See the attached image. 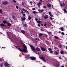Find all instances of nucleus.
<instances>
[{
    "label": "nucleus",
    "mask_w": 67,
    "mask_h": 67,
    "mask_svg": "<svg viewBox=\"0 0 67 67\" xmlns=\"http://www.w3.org/2000/svg\"><path fill=\"white\" fill-rule=\"evenodd\" d=\"M61 33V32H60V31H59V33Z\"/></svg>",
    "instance_id": "obj_59"
},
{
    "label": "nucleus",
    "mask_w": 67,
    "mask_h": 67,
    "mask_svg": "<svg viewBox=\"0 0 67 67\" xmlns=\"http://www.w3.org/2000/svg\"><path fill=\"white\" fill-rule=\"evenodd\" d=\"M48 18V16L47 15H46L44 16V19H47Z\"/></svg>",
    "instance_id": "obj_10"
},
{
    "label": "nucleus",
    "mask_w": 67,
    "mask_h": 67,
    "mask_svg": "<svg viewBox=\"0 0 67 67\" xmlns=\"http://www.w3.org/2000/svg\"><path fill=\"white\" fill-rule=\"evenodd\" d=\"M31 48L33 51H35V48L33 46H31Z\"/></svg>",
    "instance_id": "obj_7"
},
{
    "label": "nucleus",
    "mask_w": 67,
    "mask_h": 67,
    "mask_svg": "<svg viewBox=\"0 0 67 67\" xmlns=\"http://www.w3.org/2000/svg\"><path fill=\"white\" fill-rule=\"evenodd\" d=\"M47 33H48L49 34H52V32H47Z\"/></svg>",
    "instance_id": "obj_30"
},
{
    "label": "nucleus",
    "mask_w": 67,
    "mask_h": 67,
    "mask_svg": "<svg viewBox=\"0 0 67 67\" xmlns=\"http://www.w3.org/2000/svg\"><path fill=\"white\" fill-rule=\"evenodd\" d=\"M15 47H16V48H17L18 50H19L20 51V52H24V53H26V52H27V49H26L25 48H24L23 49H21V48H18V47H16V46H15Z\"/></svg>",
    "instance_id": "obj_1"
},
{
    "label": "nucleus",
    "mask_w": 67,
    "mask_h": 67,
    "mask_svg": "<svg viewBox=\"0 0 67 67\" xmlns=\"http://www.w3.org/2000/svg\"><path fill=\"white\" fill-rule=\"evenodd\" d=\"M61 67H64V65H62L61 66Z\"/></svg>",
    "instance_id": "obj_60"
},
{
    "label": "nucleus",
    "mask_w": 67,
    "mask_h": 67,
    "mask_svg": "<svg viewBox=\"0 0 67 67\" xmlns=\"http://www.w3.org/2000/svg\"><path fill=\"white\" fill-rule=\"evenodd\" d=\"M36 13H37V12L35 11H34L33 12V13H34V14H36Z\"/></svg>",
    "instance_id": "obj_31"
},
{
    "label": "nucleus",
    "mask_w": 67,
    "mask_h": 67,
    "mask_svg": "<svg viewBox=\"0 0 67 67\" xmlns=\"http://www.w3.org/2000/svg\"><path fill=\"white\" fill-rule=\"evenodd\" d=\"M50 16H52H52H53V15H52V14H50Z\"/></svg>",
    "instance_id": "obj_54"
},
{
    "label": "nucleus",
    "mask_w": 67,
    "mask_h": 67,
    "mask_svg": "<svg viewBox=\"0 0 67 67\" xmlns=\"http://www.w3.org/2000/svg\"><path fill=\"white\" fill-rule=\"evenodd\" d=\"M21 33H22L23 34H25V31H24V30H21Z\"/></svg>",
    "instance_id": "obj_19"
},
{
    "label": "nucleus",
    "mask_w": 67,
    "mask_h": 67,
    "mask_svg": "<svg viewBox=\"0 0 67 67\" xmlns=\"http://www.w3.org/2000/svg\"><path fill=\"white\" fill-rule=\"evenodd\" d=\"M22 5H24V3H23V2H22Z\"/></svg>",
    "instance_id": "obj_55"
},
{
    "label": "nucleus",
    "mask_w": 67,
    "mask_h": 67,
    "mask_svg": "<svg viewBox=\"0 0 67 67\" xmlns=\"http://www.w3.org/2000/svg\"><path fill=\"white\" fill-rule=\"evenodd\" d=\"M41 49L43 51H46V49H45V48H43L42 47L41 48Z\"/></svg>",
    "instance_id": "obj_16"
},
{
    "label": "nucleus",
    "mask_w": 67,
    "mask_h": 67,
    "mask_svg": "<svg viewBox=\"0 0 67 67\" xmlns=\"http://www.w3.org/2000/svg\"><path fill=\"white\" fill-rule=\"evenodd\" d=\"M59 59H61V57H59Z\"/></svg>",
    "instance_id": "obj_62"
},
{
    "label": "nucleus",
    "mask_w": 67,
    "mask_h": 67,
    "mask_svg": "<svg viewBox=\"0 0 67 67\" xmlns=\"http://www.w3.org/2000/svg\"><path fill=\"white\" fill-rule=\"evenodd\" d=\"M65 47H66V48L67 49V46H66Z\"/></svg>",
    "instance_id": "obj_61"
},
{
    "label": "nucleus",
    "mask_w": 67,
    "mask_h": 67,
    "mask_svg": "<svg viewBox=\"0 0 67 67\" xmlns=\"http://www.w3.org/2000/svg\"><path fill=\"white\" fill-rule=\"evenodd\" d=\"M3 4L4 5H6V4H8V2L7 1L4 2H3Z\"/></svg>",
    "instance_id": "obj_8"
},
{
    "label": "nucleus",
    "mask_w": 67,
    "mask_h": 67,
    "mask_svg": "<svg viewBox=\"0 0 67 67\" xmlns=\"http://www.w3.org/2000/svg\"><path fill=\"white\" fill-rule=\"evenodd\" d=\"M21 13L22 14H23V13H24V12L23 11H21Z\"/></svg>",
    "instance_id": "obj_43"
},
{
    "label": "nucleus",
    "mask_w": 67,
    "mask_h": 67,
    "mask_svg": "<svg viewBox=\"0 0 67 67\" xmlns=\"http://www.w3.org/2000/svg\"><path fill=\"white\" fill-rule=\"evenodd\" d=\"M35 40H36L37 41H38L39 40V38L37 37H36L35 38Z\"/></svg>",
    "instance_id": "obj_26"
},
{
    "label": "nucleus",
    "mask_w": 67,
    "mask_h": 67,
    "mask_svg": "<svg viewBox=\"0 0 67 67\" xmlns=\"http://www.w3.org/2000/svg\"><path fill=\"white\" fill-rule=\"evenodd\" d=\"M43 11H44V10L43 9H42L41 10H38V11H39V12L40 13H42V12H43Z\"/></svg>",
    "instance_id": "obj_12"
},
{
    "label": "nucleus",
    "mask_w": 67,
    "mask_h": 67,
    "mask_svg": "<svg viewBox=\"0 0 67 67\" xmlns=\"http://www.w3.org/2000/svg\"><path fill=\"white\" fill-rule=\"evenodd\" d=\"M60 30L61 31H64V28L63 27H61L60 28Z\"/></svg>",
    "instance_id": "obj_24"
},
{
    "label": "nucleus",
    "mask_w": 67,
    "mask_h": 67,
    "mask_svg": "<svg viewBox=\"0 0 67 67\" xmlns=\"http://www.w3.org/2000/svg\"><path fill=\"white\" fill-rule=\"evenodd\" d=\"M54 37H55V38H56V39H57V40H58V39H59V38H58V37L55 36Z\"/></svg>",
    "instance_id": "obj_17"
},
{
    "label": "nucleus",
    "mask_w": 67,
    "mask_h": 67,
    "mask_svg": "<svg viewBox=\"0 0 67 67\" xmlns=\"http://www.w3.org/2000/svg\"><path fill=\"white\" fill-rule=\"evenodd\" d=\"M60 6L62 7V8H63V5L62 4H60Z\"/></svg>",
    "instance_id": "obj_45"
},
{
    "label": "nucleus",
    "mask_w": 67,
    "mask_h": 67,
    "mask_svg": "<svg viewBox=\"0 0 67 67\" xmlns=\"http://www.w3.org/2000/svg\"><path fill=\"white\" fill-rule=\"evenodd\" d=\"M42 17H43V18H45V16H44V15H43Z\"/></svg>",
    "instance_id": "obj_49"
},
{
    "label": "nucleus",
    "mask_w": 67,
    "mask_h": 67,
    "mask_svg": "<svg viewBox=\"0 0 67 67\" xmlns=\"http://www.w3.org/2000/svg\"><path fill=\"white\" fill-rule=\"evenodd\" d=\"M22 10H23V11H24V12H25L26 13H28V14H29V13H30V12H29L28 11H27L24 8H23L22 9Z\"/></svg>",
    "instance_id": "obj_3"
},
{
    "label": "nucleus",
    "mask_w": 67,
    "mask_h": 67,
    "mask_svg": "<svg viewBox=\"0 0 67 67\" xmlns=\"http://www.w3.org/2000/svg\"><path fill=\"white\" fill-rule=\"evenodd\" d=\"M58 66L57 65V67H58V66H59V65H58Z\"/></svg>",
    "instance_id": "obj_63"
},
{
    "label": "nucleus",
    "mask_w": 67,
    "mask_h": 67,
    "mask_svg": "<svg viewBox=\"0 0 67 67\" xmlns=\"http://www.w3.org/2000/svg\"><path fill=\"white\" fill-rule=\"evenodd\" d=\"M63 4L64 5H65V4L64 3H63Z\"/></svg>",
    "instance_id": "obj_53"
},
{
    "label": "nucleus",
    "mask_w": 67,
    "mask_h": 67,
    "mask_svg": "<svg viewBox=\"0 0 67 67\" xmlns=\"http://www.w3.org/2000/svg\"><path fill=\"white\" fill-rule=\"evenodd\" d=\"M0 66H1V67H2V64H0Z\"/></svg>",
    "instance_id": "obj_52"
},
{
    "label": "nucleus",
    "mask_w": 67,
    "mask_h": 67,
    "mask_svg": "<svg viewBox=\"0 0 67 67\" xmlns=\"http://www.w3.org/2000/svg\"><path fill=\"white\" fill-rule=\"evenodd\" d=\"M59 47L60 48H61L62 47V45L61 44H60L59 46Z\"/></svg>",
    "instance_id": "obj_29"
},
{
    "label": "nucleus",
    "mask_w": 67,
    "mask_h": 67,
    "mask_svg": "<svg viewBox=\"0 0 67 67\" xmlns=\"http://www.w3.org/2000/svg\"><path fill=\"white\" fill-rule=\"evenodd\" d=\"M2 13V9H0V13Z\"/></svg>",
    "instance_id": "obj_34"
},
{
    "label": "nucleus",
    "mask_w": 67,
    "mask_h": 67,
    "mask_svg": "<svg viewBox=\"0 0 67 67\" xmlns=\"http://www.w3.org/2000/svg\"><path fill=\"white\" fill-rule=\"evenodd\" d=\"M21 21L23 22L24 21H25V19H26V18H25V17H23L21 18Z\"/></svg>",
    "instance_id": "obj_4"
},
{
    "label": "nucleus",
    "mask_w": 67,
    "mask_h": 67,
    "mask_svg": "<svg viewBox=\"0 0 67 67\" xmlns=\"http://www.w3.org/2000/svg\"><path fill=\"white\" fill-rule=\"evenodd\" d=\"M36 49L37 51H40L41 50V49H40L39 48L37 47L36 48Z\"/></svg>",
    "instance_id": "obj_9"
},
{
    "label": "nucleus",
    "mask_w": 67,
    "mask_h": 67,
    "mask_svg": "<svg viewBox=\"0 0 67 67\" xmlns=\"http://www.w3.org/2000/svg\"><path fill=\"white\" fill-rule=\"evenodd\" d=\"M24 47H25V48H27V47H26V46H24Z\"/></svg>",
    "instance_id": "obj_58"
},
{
    "label": "nucleus",
    "mask_w": 67,
    "mask_h": 67,
    "mask_svg": "<svg viewBox=\"0 0 67 67\" xmlns=\"http://www.w3.org/2000/svg\"><path fill=\"white\" fill-rule=\"evenodd\" d=\"M30 58L31 59H32V60H35V59H36L35 57H30Z\"/></svg>",
    "instance_id": "obj_5"
},
{
    "label": "nucleus",
    "mask_w": 67,
    "mask_h": 67,
    "mask_svg": "<svg viewBox=\"0 0 67 67\" xmlns=\"http://www.w3.org/2000/svg\"><path fill=\"white\" fill-rule=\"evenodd\" d=\"M35 20H36V21H37V20H38V19H37V18H35Z\"/></svg>",
    "instance_id": "obj_47"
},
{
    "label": "nucleus",
    "mask_w": 67,
    "mask_h": 67,
    "mask_svg": "<svg viewBox=\"0 0 67 67\" xmlns=\"http://www.w3.org/2000/svg\"><path fill=\"white\" fill-rule=\"evenodd\" d=\"M41 31H45L43 29H41Z\"/></svg>",
    "instance_id": "obj_50"
},
{
    "label": "nucleus",
    "mask_w": 67,
    "mask_h": 67,
    "mask_svg": "<svg viewBox=\"0 0 67 67\" xmlns=\"http://www.w3.org/2000/svg\"><path fill=\"white\" fill-rule=\"evenodd\" d=\"M60 53L61 54H64V51L61 50L60 51Z\"/></svg>",
    "instance_id": "obj_22"
},
{
    "label": "nucleus",
    "mask_w": 67,
    "mask_h": 67,
    "mask_svg": "<svg viewBox=\"0 0 67 67\" xmlns=\"http://www.w3.org/2000/svg\"><path fill=\"white\" fill-rule=\"evenodd\" d=\"M4 65L5 67H7V66H8V63H5Z\"/></svg>",
    "instance_id": "obj_15"
},
{
    "label": "nucleus",
    "mask_w": 67,
    "mask_h": 67,
    "mask_svg": "<svg viewBox=\"0 0 67 67\" xmlns=\"http://www.w3.org/2000/svg\"><path fill=\"white\" fill-rule=\"evenodd\" d=\"M54 53H55V54H58V52H56V51H55V52H54Z\"/></svg>",
    "instance_id": "obj_37"
},
{
    "label": "nucleus",
    "mask_w": 67,
    "mask_h": 67,
    "mask_svg": "<svg viewBox=\"0 0 67 67\" xmlns=\"http://www.w3.org/2000/svg\"><path fill=\"white\" fill-rule=\"evenodd\" d=\"M43 35V34L42 33H40L39 34V36H42Z\"/></svg>",
    "instance_id": "obj_25"
},
{
    "label": "nucleus",
    "mask_w": 67,
    "mask_h": 67,
    "mask_svg": "<svg viewBox=\"0 0 67 67\" xmlns=\"http://www.w3.org/2000/svg\"><path fill=\"white\" fill-rule=\"evenodd\" d=\"M38 26H39V27H40V26H41V25H40V24H38Z\"/></svg>",
    "instance_id": "obj_44"
},
{
    "label": "nucleus",
    "mask_w": 67,
    "mask_h": 67,
    "mask_svg": "<svg viewBox=\"0 0 67 67\" xmlns=\"http://www.w3.org/2000/svg\"><path fill=\"white\" fill-rule=\"evenodd\" d=\"M16 7L17 9H19V7H18V6H16Z\"/></svg>",
    "instance_id": "obj_35"
},
{
    "label": "nucleus",
    "mask_w": 67,
    "mask_h": 67,
    "mask_svg": "<svg viewBox=\"0 0 67 67\" xmlns=\"http://www.w3.org/2000/svg\"><path fill=\"white\" fill-rule=\"evenodd\" d=\"M54 49H56L57 48L56 47H54Z\"/></svg>",
    "instance_id": "obj_48"
},
{
    "label": "nucleus",
    "mask_w": 67,
    "mask_h": 67,
    "mask_svg": "<svg viewBox=\"0 0 67 67\" xmlns=\"http://www.w3.org/2000/svg\"><path fill=\"white\" fill-rule=\"evenodd\" d=\"M48 49L50 53H53V52L52 51V49H51V48H49Z\"/></svg>",
    "instance_id": "obj_14"
},
{
    "label": "nucleus",
    "mask_w": 67,
    "mask_h": 67,
    "mask_svg": "<svg viewBox=\"0 0 67 67\" xmlns=\"http://www.w3.org/2000/svg\"><path fill=\"white\" fill-rule=\"evenodd\" d=\"M37 22L38 23H39V24H41L43 23V21H41L40 20L37 21Z\"/></svg>",
    "instance_id": "obj_6"
},
{
    "label": "nucleus",
    "mask_w": 67,
    "mask_h": 67,
    "mask_svg": "<svg viewBox=\"0 0 67 67\" xmlns=\"http://www.w3.org/2000/svg\"><path fill=\"white\" fill-rule=\"evenodd\" d=\"M40 1L41 2H39V3L41 4L43 2V1L42 0H40Z\"/></svg>",
    "instance_id": "obj_23"
},
{
    "label": "nucleus",
    "mask_w": 67,
    "mask_h": 67,
    "mask_svg": "<svg viewBox=\"0 0 67 67\" xmlns=\"http://www.w3.org/2000/svg\"><path fill=\"white\" fill-rule=\"evenodd\" d=\"M39 58L41 59L42 60L43 62H46V60L45 57H39Z\"/></svg>",
    "instance_id": "obj_2"
},
{
    "label": "nucleus",
    "mask_w": 67,
    "mask_h": 67,
    "mask_svg": "<svg viewBox=\"0 0 67 67\" xmlns=\"http://www.w3.org/2000/svg\"><path fill=\"white\" fill-rule=\"evenodd\" d=\"M46 6H43L44 8H46Z\"/></svg>",
    "instance_id": "obj_51"
},
{
    "label": "nucleus",
    "mask_w": 67,
    "mask_h": 67,
    "mask_svg": "<svg viewBox=\"0 0 67 67\" xmlns=\"http://www.w3.org/2000/svg\"><path fill=\"white\" fill-rule=\"evenodd\" d=\"M47 6L48 8H51V5L50 4H47Z\"/></svg>",
    "instance_id": "obj_11"
},
{
    "label": "nucleus",
    "mask_w": 67,
    "mask_h": 67,
    "mask_svg": "<svg viewBox=\"0 0 67 67\" xmlns=\"http://www.w3.org/2000/svg\"><path fill=\"white\" fill-rule=\"evenodd\" d=\"M38 54H40V53H39V52H38Z\"/></svg>",
    "instance_id": "obj_64"
},
{
    "label": "nucleus",
    "mask_w": 67,
    "mask_h": 67,
    "mask_svg": "<svg viewBox=\"0 0 67 67\" xmlns=\"http://www.w3.org/2000/svg\"><path fill=\"white\" fill-rule=\"evenodd\" d=\"M3 23L4 24H5L6 23H7L8 22H7V20H5V21H3Z\"/></svg>",
    "instance_id": "obj_20"
},
{
    "label": "nucleus",
    "mask_w": 67,
    "mask_h": 67,
    "mask_svg": "<svg viewBox=\"0 0 67 67\" xmlns=\"http://www.w3.org/2000/svg\"><path fill=\"white\" fill-rule=\"evenodd\" d=\"M23 26L24 27H27V24H24Z\"/></svg>",
    "instance_id": "obj_18"
},
{
    "label": "nucleus",
    "mask_w": 67,
    "mask_h": 67,
    "mask_svg": "<svg viewBox=\"0 0 67 67\" xmlns=\"http://www.w3.org/2000/svg\"><path fill=\"white\" fill-rule=\"evenodd\" d=\"M50 20H53V18L51 17H50Z\"/></svg>",
    "instance_id": "obj_38"
},
{
    "label": "nucleus",
    "mask_w": 67,
    "mask_h": 67,
    "mask_svg": "<svg viewBox=\"0 0 67 67\" xmlns=\"http://www.w3.org/2000/svg\"><path fill=\"white\" fill-rule=\"evenodd\" d=\"M1 26H5V25L4 24H1L0 25Z\"/></svg>",
    "instance_id": "obj_13"
},
{
    "label": "nucleus",
    "mask_w": 67,
    "mask_h": 67,
    "mask_svg": "<svg viewBox=\"0 0 67 67\" xmlns=\"http://www.w3.org/2000/svg\"><path fill=\"white\" fill-rule=\"evenodd\" d=\"M30 3H31V4H32V2H30Z\"/></svg>",
    "instance_id": "obj_56"
},
{
    "label": "nucleus",
    "mask_w": 67,
    "mask_h": 67,
    "mask_svg": "<svg viewBox=\"0 0 67 67\" xmlns=\"http://www.w3.org/2000/svg\"><path fill=\"white\" fill-rule=\"evenodd\" d=\"M37 5L38 6V7H40V5H41V4L39 3H38L37 4Z\"/></svg>",
    "instance_id": "obj_32"
},
{
    "label": "nucleus",
    "mask_w": 67,
    "mask_h": 67,
    "mask_svg": "<svg viewBox=\"0 0 67 67\" xmlns=\"http://www.w3.org/2000/svg\"><path fill=\"white\" fill-rule=\"evenodd\" d=\"M47 25L45 23L44 24V26H46Z\"/></svg>",
    "instance_id": "obj_39"
},
{
    "label": "nucleus",
    "mask_w": 67,
    "mask_h": 67,
    "mask_svg": "<svg viewBox=\"0 0 67 67\" xmlns=\"http://www.w3.org/2000/svg\"><path fill=\"white\" fill-rule=\"evenodd\" d=\"M63 10L65 12V13H67V10H66L65 9H63Z\"/></svg>",
    "instance_id": "obj_27"
},
{
    "label": "nucleus",
    "mask_w": 67,
    "mask_h": 67,
    "mask_svg": "<svg viewBox=\"0 0 67 67\" xmlns=\"http://www.w3.org/2000/svg\"><path fill=\"white\" fill-rule=\"evenodd\" d=\"M23 16H25V13H24L23 14Z\"/></svg>",
    "instance_id": "obj_42"
},
{
    "label": "nucleus",
    "mask_w": 67,
    "mask_h": 67,
    "mask_svg": "<svg viewBox=\"0 0 67 67\" xmlns=\"http://www.w3.org/2000/svg\"><path fill=\"white\" fill-rule=\"evenodd\" d=\"M61 34H62V35H65V34L64 33V32H62L61 33Z\"/></svg>",
    "instance_id": "obj_33"
},
{
    "label": "nucleus",
    "mask_w": 67,
    "mask_h": 67,
    "mask_svg": "<svg viewBox=\"0 0 67 67\" xmlns=\"http://www.w3.org/2000/svg\"><path fill=\"white\" fill-rule=\"evenodd\" d=\"M28 19L29 20H31V16H29V17L28 18Z\"/></svg>",
    "instance_id": "obj_28"
},
{
    "label": "nucleus",
    "mask_w": 67,
    "mask_h": 67,
    "mask_svg": "<svg viewBox=\"0 0 67 67\" xmlns=\"http://www.w3.org/2000/svg\"><path fill=\"white\" fill-rule=\"evenodd\" d=\"M32 10L33 11H34V10H35V8H34L32 9Z\"/></svg>",
    "instance_id": "obj_40"
},
{
    "label": "nucleus",
    "mask_w": 67,
    "mask_h": 67,
    "mask_svg": "<svg viewBox=\"0 0 67 67\" xmlns=\"http://www.w3.org/2000/svg\"><path fill=\"white\" fill-rule=\"evenodd\" d=\"M7 23L8 24V26H11V24H10V23Z\"/></svg>",
    "instance_id": "obj_21"
},
{
    "label": "nucleus",
    "mask_w": 67,
    "mask_h": 67,
    "mask_svg": "<svg viewBox=\"0 0 67 67\" xmlns=\"http://www.w3.org/2000/svg\"><path fill=\"white\" fill-rule=\"evenodd\" d=\"M13 1L14 2H15V3H16V1L15 0H13Z\"/></svg>",
    "instance_id": "obj_36"
},
{
    "label": "nucleus",
    "mask_w": 67,
    "mask_h": 67,
    "mask_svg": "<svg viewBox=\"0 0 67 67\" xmlns=\"http://www.w3.org/2000/svg\"><path fill=\"white\" fill-rule=\"evenodd\" d=\"M12 18L13 19H15V17L13 16H12Z\"/></svg>",
    "instance_id": "obj_41"
},
{
    "label": "nucleus",
    "mask_w": 67,
    "mask_h": 67,
    "mask_svg": "<svg viewBox=\"0 0 67 67\" xmlns=\"http://www.w3.org/2000/svg\"><path fill=\"white\" fill-rule=\"evenodd\" d=\"M43 24H41V26H43Z\"/></svg>",
    "instance_id": "obj_57"
},
{
    "label": "nucleus",
    "mask_w": 67,
    "mask_h": 67,
    "mask_svg": "<svg viewBox=\"0 0 67 67\" xmlns=\"http://www.w3.org/2000/svg\"><path fill=\"white\" fill-rule=\"evenodd\" d=\"M49 15H50V14H51V12H49Z\"/></svg>",
    "instance_id": "obj_46"
}]
</instances>
